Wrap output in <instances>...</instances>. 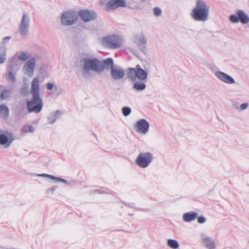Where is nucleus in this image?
I'll list each match as a JSON object with an SVG mask.
<instances>
[{"mask_svg":"<svg viewBox=\"0 0 249 249\" xmlns=\"http://www.w3.org/2000/svg\"><path fill=\"white\" fill-rule=\"evenodd\" d=\"M167 244L169 247L174 249H177L179 248V244L176 240L168 239L167 242Z\"/></svg>","mask_w":249,"mask_h":249,"instance_id":"c85d7f7f","label":"nucleus"},{"mask_svg":"<svg viewBox=\"0 0 249 249\" xmlns=\"http://www.w3.org/2000/svg\"><path fill=\"white\" fill-rule=\"evenodd\" d=\"M25 132H27V131L26 130H25Z\"/></svg>","mask_w":249,"mask_h":249,"instance_id":"c03bdc74","label":"nucleus"},{"mask_svg":"<svg viewBox=\"0 0 249 249\" xmlns=\"http://www.w3.org/2000/svg\"><path fill=\"white\" fill-rule=\"evenodd\" d=\"M9 134L8 131L0 129V144L4 146L5 148L8 147L13 141L12 139L8 138Z\"/></svg>","mask_w":249,"mask_h":249,"instance_id":"4468645a","label":"nucleus"},{"mask_svg":"<svg viewBox=\"0 0 249 249\" xmlns=\"http://www.w3.org/2000/svg\"><path fill=\"white\" fill-rule=\"evenodd\" d=\"M48 119L52 124H53L57 119V116H55V114H53V113H52Z\"/></svg>","mask_w":249,"mask_h":249,"instance_id":"c9c22d12","label":"nucleus"},{"mask_svg":"<svg viewBox=\"0 0 249 249\" xmlns=\"http://www.w3.org/2000/svg\"><path fill=\"white\" fill-rule=\"evenodd\" d=\"M31 93L32 95H39V78L35 77L32 81Z\"/></svg>","mask_w":249,"mask_h":249,"instance_id":"f3484780","label":"nucleus"},{"mask_svg":"<svg viewBox=\"0 0 249 249\" xmlns=\"http://www.w3.org/2000/svg\"><path fill=\"white\" fill-rule=\"evenodd\" d=\"M6 50L5 48L0 47V64H2L6 61Z\"/></svg>","mask_w":249,"mask_h":249,"instance_id":"c756f323","label":"nucleus"},{"mask_svg":"<svg viewBox=\"0 0 249 249\" xmlns=\"http://www.w3.org/2000/svg\"><path fill=\"white\" fill-rule=\"evenodd\" d=\"M18 70V68L17 69H11L7 68L8 73L5 74V77L8 78L13 83L16 81L15 74Z\"/></svg>","mask_w":249,"mask_h":249,"instance_id":"5701e85b","label":"nucleus"},{"mask_svg":"<svg viewBox=\"0 0 249 249\" xmlns=\"http://www.w3.org/2000/svg\"><path fill=\"white\" fill-rule=\"evenodd\" d=\"M198 217L197 213H186L182 216L183 220L186 222H190L195 220Z\"/></svg>","mask_w":249,"mask_h":249,"instance_id":"aec40b11","label":"nucleus"},{"mask_svg":"<svg viewBox=\"0 0 249 249\" xmlns=\"http://www.w3.org/2000/svg\"><path fill=\"white\" fill-rule=\"evenodd\" d=\"M11 90L10 89H4L1 93L0 99L2 100H8L10 97L11 94Z\"/></svg>","mask_w":249,"mask_h":249,"instance_id":"cd10ccee","label":"nucleus"},{"mask_svg":"<svg viewBox=\"0 0 249 249\" xmlns=\"http://www.w3.org/2000/svg\"><path fill=\"white\" fill-rule=\"evenodd\" d=\"M10 38L11 37L10 36H7L3 38L2 42L0 43V47L5 48V50H7L6 44L8 42Z\"/></svg>","mask_w":249,"mask_h":249,"instance_id":"2f4dec72","label":"nucleus"},{"mask_svg":"<svg viewBox=\"0 0 249 249\" xmlns=\"http://www.w3.org/2000/svg\"><path fill=\"white\" fill-rule=\"evenodd\" d=\"M110 75L113 80H119L124 77V71L121 67L116 65L110 70Z\"/></svg>","mask_w":249,"mask_h":249,"instance_id":"ddd939ff","label":"nucleus"},{"mask_svg":"<svg viewBox=\"0 0 249 249\" xmlns=\"http://www.w3.org/2000/svg\"><path fill=\"white\" fill-rule=\"evenodd\" d=\"M161 10L159 7H156L154 8L153 9L154 15L156 17L160 16L161 14Z\"/></svg>","mask_w":249,"mask_h":249,"instance_id":"f704fd0d","label":"nucleus"},{"mask_svg":"<svg viewBox=\"0 0 249 249\" xmlns=\"http://www.w3.org/2000/svg\"><path fill=\"white\" fill-rule=\"evenodd\" d=\"M126 6L125 0H109L105 5V9L107 11H110L119 7H125Z\"/></svg>","mask_w":249,"mask_h":249,"instance_id":"1a4fd4ad","label":"nucleus"},{"mask_svg":"<svg viewBox=\"0 0 249 249\" xmlns=\"http://www.w3.org/2000/svg\"><path fill=\"white\" fill-rule=\"evenodd\" d=\"M206 218L203 216H200L198 217L197 221L200 224H203L206 222Z\"/></svg>","mask_w":249,"mask_h":249,"instance_id":"e433bc0d","label":"nucleus"},{"mask_svg":"<svg viewBox=\"0 0 249 249\" xmlns=\"http://www.w3.org/2000/svg\"><path fill=\"white\" fill-rule=\"evenodd\" d=\"M28 128H29V131L30 132H32L34 131V127L31 126V125H29L28 126Z\"/></svg>","mask_w":249,"mask_h":249,"instance_id":"a19ab883","label":"nucleus"},{"mask_svg":"<svg viewBox=\"0 0 249 249\" xmlns=\"http://www.w3.org/2000/svg\"><path fill=\"white\" fill-rule=\"evenodd\" d=\"M214 74L215 76L219 80L226 84H233L235 83V81L233 78L224 72L218 71Z\"/></svg>","mask_w":249,"mask_h":249,"instance_id":"f8f14e48","label":"nucleus"},{"mask_svg":"<svg viewBox=\"0 0 249 249\" xmlns=\"http://www.w3.org/2000/svg\"><path fill=\"white\" fill-rule=\"evenodd\" d=\"M30 18L28 14L24 12L21 17L20 23L18 25V30L22 36H26L29 32Z\"/></svg>","mask_w":249,"mask_h":249,"instance_id":"423d86ee","label":"nucleus"},{"mask_svg":"<svg viewBox=\"0 0 249 249\" xmlns=\"http://www.w3.org/2000/svg\"><path fill=\"white\" fill-rule=\"evenodd\" d=\"M142 0V1H144V0Z\"/></svg>","mask_w":249,"mask_h":249,"instance_id":"a18cd8bd","label":"nucleus"},{"mask_svg":"<svg viewBox=\"0 0 249 249\" xmlns=\"http://www.w3.org/2000/svg\"><path fill=\"white\" fill-rule=\"evenodd\" d=\"M230 20L232 23H237L239 21L238 16L236 15H231L230 17Z\"/></svg>","mask_w":249,"mask_h":249,"instance_id":"72a5a7b5","label":"nucleus"},{"mask_svg":"<svg viewBox=\"0 0 249 249\" xmlns=\"http://www.w3.org/2000/svg\"><path fill=\"white\" fill-rule=\"evenodd\" d=\"M153 156L149 152L140 153L138 156L135 162L140 167L144 168L147 167L152 162Z\"/></svg>","mask_w":249,"mask_h":249,"instance_id":"0eeeda50","label":"nucleus"},{"mask_svg":"<svg viewBox=\"0 0 249 249\" xmlns=\"http://www.w3.org/2000/svg\"><path fill=\"white\" fill-rule=\"evenodd\" d=\"M133 85V89L137 91H141L144 90L146 88V84L144 81H135Z\"/></svg>","mask_w":249,"mask_h":249,"instance_id":"412c9836","label":"nucleus"},{"mask_svg":"<svg viewBox=\"0 0 249 249\" xmlns=\"http://www.w3.org/2000/svg\"><path fill=\"white\" fill-rule=\"evenodd\" d=\"M136 78L139 80L146 82L147 81V73L141 68L139 65L136 66Z\"/></svg>","mask_w":249,"mask_h":249,"instance_id":"a211bd4d","label":"nucleus"},{"mask_svg":"<svg viewBox=\"0 0 249 249\" xmlns=\"http://www.w3.org/2000/svg\"><path fill=\"white\" fill-rule=\"evenodd\" d=\"M210 6L202 0H197L190 15L196 21L205 22L209 19Z\"/></svg>","mask_w":249,"mask_h":249,"instance_id":"f257e3e1","label":"nucleus"},{"mask_svg":"<svg viewBox=\"0 0 249 249\" xmlns=\"http://www.w3.org/2000/svg\"><path fill=\"white\" fill-rule=\"evenodd\" d=\"M81 66L86 75H89L91 71L98 73L103 71L102 62L96 58H83L81 62Z\"/></svg>","mask_w":249,"mask_h":249,"instance_id":"f03ea898","label":"nucleus"},{"mask_svg":"<svg viewBox=\"0 0 249 249\" xmlns=\"http://www.w3.org/2000/svg\"><path fill=\"white\" fill-rule=\"evenodd\" d=\"M53 114H55V116L57 117L58 115H60L62 114V113L59 110H57L55 113H53Z\"/></svg>","mask_w":249,"mask_h":249,"instance_id":"79ce46f5","label":"nucleus"},{"mask_svg":"<svg viewBox=\"0 0 249 249\" xmlns=\"http://www.w3.org/2000/svg\"><path fill=\"white\" fill-rule=\"evenodd\" d=\"M239 21L243 24H247L249 22V16L243 10H238L236 13Z\"/></svg>","mask_w":249,"mask_h":249,"instance_id":"4be33fe9","label":"nucleus"},{"mask_svg":"<svg viewBox=\"0 0 249 249\" xmlns=\"http://www.w3.org/2000/svg\"><path fill=\"white\" fill-rule=\"evenodd\" d=\"M55 190V189L54 187H51L47 190V192H48L49 191H51L52 192H53Z\"/></svg>","mask_w":249,"mask_h":249,"instance_id":"37998d69","label":"nucleus"},{"mask_svg":"<svg viewBox=\"0 0 249 249\" xmlns=\"http://www.w3.org/2000/svg\"><path fill=\"white\" fill-rule=\"evenodd\" d=\"M136 74V67L135 68H130L127 70V77L130 82H132L137 80Z\"/></svg>","mask_w":249,"mask_h":249,"instance_id":"6ab92c4d","label":"nucleus"},{"mask_svg":"<svg viewBox=\"0 0 249 249\" xmlns=\"http://www.w3.org/2000/svg\"><path fill=\"white\" fill-rule=\"evenodd\" d=\"M32 95V98L27 103V108L29 112L39 113L43 107V101L40 95Z\"/></svg>","mask_w":249,"mask_h":249,"instance_id":"7ed1b4c3","label":"nucleus"},{"mask_svg":"<svg viewBox=\"0 0 249 249\" xmlns=\"http://www.w3.org/2000/svg\"><path fill=\"white\" fill-rule=\"evenodd\" d=\"M81 19L85 22L93 20L97 18V14L94 12L88 10H82L79 12Z\"/></svg>","mask_w":249,"mask_h":249,"instance_id":"9b49d317","label":"nucleus"},{"mask_svg":"<svg viewBox=\"0 0 249 249\" xmlns=\"http://www.w3.org/2000/svg\"><path fill=\"white\" fill-rule=\"evenodd\" d=\"M78 19V14L74 11L64 12L61 16V23L63 25L70 26L75 24Z\"/></svg>","mask_w":249,"mask_h":249,"instance_id":"39448f33","label":"nucleus"},{"mask_svg":"<svg viewBox=\"0 0 249 249\" xmlns=\"http://www.w3.org/2000/svg\"><path fill=\"white\" fill-rule=\"evenodd\" d=\"M135 127L137 132L145 134L148 131L149 124L146 120L142 119L137 121Z\"/></svg>","mask_w":249,"mask_h":249,"instance_id":"9d476101","label":"nucleus"},{"mask_svg":"<svg viewBox=\"0 0 249 249\" xmlns=\"http://www.w3.org/2000/svg\"><path fill=\"white\" fill-rule=\"evenodd\" d=\"M122 39L117 35L109 36L103 38V46L112 49H117L120 47Z\"/></svg>","mask_w":249,"mask_h":249,"instance_id":"20e7f679","label":"nucleus"},{"mask_svg":"<svg viewBox=\"0 0 249 249\" xmlns=\"http://www.w3.org/2000/svg\"><path fill=\"white\" fill-rule=\"evenodd\" d=\"M102 64L103 71L105 69L107 70L110 69L111 70L112 67H114L115 66L114 65L113 59L110 58H108L104 60L103 62H102Z\"/></svg>","mask_w":249,"mask_h":249,"instance_id":"b1692460","label":"nucleus"},{"mask_svg":"<svg viewBox=\"0 0 249 249\" xmlns=\"http://www.w3.org/2000/svg\"><path fill=\"white\" fill-rule=\"evenodd\" d=\"M249 104L247 103L242 104L240 106V110H244L248 108Z\"/></svg>","mask_w":249,"mask_h":249,"instance_id":"4c0bfd02","label":"nucleus"},{"mask_svg":"<svg viewBox=\"0 0 249 249\" xmlns=\"http://www.w3.org/2000/svg\"><path fill=\"white\" fill-rule=\"evenodd\" d=\"M131 108L129 107H124L122 108L123 114L124 116H127L131 113Z\"/></svg>","mask_w":249,"mask_h":249,"instance_id":"473e14b6","label":"nucleus"},{"mask_svg":"<svg viewBox=\"0 0 249 249\" xmlns=\"http://www.w3.org/2000/svg\"><path fill=\"white\" fill-rule=\"evenodd\" d=\"M0 114L4 119H7L9 115V111L8 107L4 104L0 106Z\"/></svg>","mask_w":249,"mask_h":249,"instance_id":"a878e982","label":"nucleus"},{"mask_svg":"<svg viewBox=\"0 0 249 249\" xmlns=\"http://www.w3.org/2000/svg\"><path fill=\"white\" fill-rule=\"evenodd\" d=\"M133 40L139 47L143 48L146 43V38L142 33L136 34L134 35Z\"/></svg>","mask_w":249,"mask_h":249,"instance_id":"2eb2a0df","label":"nucleus"},{"mask_svg":"<svg viewBox=\"0 0 249 249\" xmlns=\"http://www.w3.org/2000/svg\"><path fill=\"white\" fill-rule=\"evenodd\" d=\"M18 60L19 59H18L16 54L12 57L10 59V64L8 66L7 68L11 69H17L18 68L17 67L19 65Z\"/></svg>","mask_w":249,"mask_h":249,"instance_id":"393cba45","label":"nucleus"},{"mask_svg":"<svg viewBox=\"0 0 249 249\" xmlns=\"http://www.w3.org/2000/svg\"><path fill=\"white\" fill-rule=\"evenodd\" d=\"M36 58L34 57L30 58L24 64L22 68V71L24 74L32 77L35 68Z\"/></svg>","mask_w":249,"mask_h":249,"instance_id":"6e6552de","label":"nucleus"},{"mask_svg":"<svg viewBox=\"0 0 249 249\" xmlns=\"http://www.w3.org/2000/svg\"><path fill=\"white\" fill-rule=\"evenodd\" d=\"M40 176H42V177H46L52 179H54L57 181L65 183V184H67V183H68L67 181L65 179H64L56 177H54V176H52L50 175L44 174L42 175H40Z\"/></svg>","mask_w":249,"mask_h":249,"instance_id":"7c9ffc66","label":"nucleus"},{"mask_svg":"<svg viewBox=\"0 0 249 249\" xmlns=\"http://www.w3.org/2000/svg\"><path fill=\"white\" fill-rule=\"evenodd\" d=\"M202 244L208 249H215V243L213 238L208 236L202 237Z\"/></svg>","mask_w":249,"mask_h":249,"instance_id":"dca6fc26","label":"nucleus"},{"mask_svg":"<svg viewBox=\"0 0 249 249\" xmlns=\"http://www.w3.org/2000/svg\"><path fill=\"white\" fill-rule=\"evenodd\" d=\"M53 83H48L46 85V88L48 90H52L53 88Z\"/></svg>","mask_w":249,"mask_h":249,"instance_id":"ea45409f","label":"nucleus"},{"mask_svg":"<svg viewBox=\"0 0 249 249\" xmlns=\"http://www.w3.org/2000/svg\"><path fill=\"white\" fill-rule=\"evenodd\" d=\"M16 54L17 55L18 59L22 61H26L30 57V54L28 52L26 51L18 52L16 53Z\"/></svg>","mask_w":249,"mask_h":249,"instance_id":"bb28decb","label":"nucleus"},{"mask_svg":"<svg viewBox=\"0 0 249 249\" xmlns=\"http://www.w3.org/2000/svg\"><path fill=\"white\" fill-rule=\"evenodd\" d=\"M20 92L22 94L26 95L28 92V89L27 87H23L20 90Z\"/></svg>","mask_w":249,"mask_h":249,"instance_id":"58836bf2","label":"nucleus"}]
</instances>
